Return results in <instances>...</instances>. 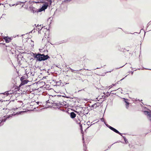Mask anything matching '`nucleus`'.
<instances>
[{
    "label": "nucleus",
    "mask_w": 151,
    "mask_h": 151,
    "mask_svg": "<svg viewBox=\"0 0 151 151\" xmlns=\"http://www.w3.org/2000/svg\"><path fill=\"white\" fill-rule=\"evenodd\" d=\"M36 58L37 60L41 61L47 59L49 58V57L47 55H45L43 54H39L36 55Z\"/></svg>",
    "instance_id": "obj_1"
},
{
    "label": "nucleus",
    "mask_w": 151,
    "mask_h": 151,
    "mask_svg": "<svg viewBox=\"0 0 151 151\" xmlns=\"http://www.w3.org/2000/svg\"><path fill=\"white\" fill-rule=\"evenodd\" d=\"M44 4L43 5L42 7L39 9V12H41L47 8L48 6L49 3L48 2L45 1L44 2Z\"/></svg>",
    "instance_id": "obj_2"
},
{
    "label": "nucleus",
    "mask_w": 151,
    "mask_h": 151,
    "mask_svg": "<svg viewBox=\"0 0 151 151\" xmlns=\"http://www.w3.org/2000/svg\"><path fill=\"white\" fill-rule=\"evenodd\" d=\"M106 126L108 127L110 129H111L113 131L115 132L116 133L121 135V134L120 132H119L118 130H117L115 128L110 126L109 125H106Z\"/></svg>",
    "instance_id": "obj_3"
},
{
    "label": "nucleus",
    "mask_w": 151,
    "mask_h": 151,
    "mask_svg": "<svg viewBox=\"0 0 151 151\" xmlns=\"http://www.w3.org/2000/svg\"><path fill=\"white\" fill-rule=\"evenodd\" d=\"M144 113L145 114L147 115L148 119L151 121V112H149L147 111H144Z\"/></svg>",
    "instance_id": "obj_4"
},
{
    "label": "nucleus",
    "mask_w": 151,
    "mask_h": 151,
    "mask_svg": "<svg viewBox=\"0 0 151 151\" xmlns=\"http://www.w3.org/2000/svg\"><path fill=\"white\" fill-rule=\"evenodd\" d=\"M3 39L6 43H9L12 39V37H4Z\"/></svg>",
    "instance_id": "obj_5"
},
{
    "label": "nucleus",
    "mask_w": 151,
    "mask_h": 151,
    "mask_svg": "<svg viewBox=\"0 0 151 151\" xmlns=\"http://www.w3.org/2000/svg\"><path fill=\"white\" fill-rule=\"evenodd\" d=\"M123 99H124V101L126 103L125 105L126 108L128 109L129 106V103L127 101L126 99L124 98H123Z\"/></svg>",
    "instance_id": "obj_6"
},
{
    "label": "nucleus",
    "mask_w": 151,
    "mask_h": 151,
    "mask_svg": "<svg viewBox=\"0 0 151 151\" xmlns=\"http://www.w3.org/2000/svg\"><path fill=\"white\" fill-rule=\"evenodd\" d=\"M76 114L73 112H71L70 113V116L71 118L73 119L76 116Z\"/></svg>",
    "instance_id": "obj_7"
},
{
    "label": "nucleus",
    "mask_w": 151,
    "mask_h": 151,
    "mask_svg": "<svg viewBox=\"0 0 151 151\" xmlns=\"http://www.w3.org/2000/svg\"><path fill=\"white\" fill-rule=\"evenodd\" d=\"M98 106L96 104V103H95L94 104H93L91 105V107H93L94 108H96Z\"/></svg>",
    "instance_id": "obj_8"
},
{
    "label": "nucleus",
    "mask_w": 151,
    "mask_h": 151,
    "mask_svg": "<svg viewBox=\"0 0 151 151\" xmlns=\"http://www.w3.org/2000/svg\"><path fill=\"white\" fill-rule=\"evenodd\" d=\"M41 25H40V27H37V28L38 29V32H39L40 31V30L42 29V27L41 26Z\"/></svg>",
    "instance_id": "obj_9"
},
{
    "label": "nucleus",
    "mask_w": 151,
    "mask_h": 151,
    "mask_svg": "<svg viewBox=\"0 0 151 151\" xmlns=\"http://www.w3.org/2000/svg\"><path fill=\"white\" fill-rule=\"evenodd\" d=\"M23 79V77H22L21 79V80L22 81V82H23V83L24 84H26L27 83V81L26 80H24V81H22Z\"/></svg>",
    "instance_id": "obj_10"
},
{
    "label": "nucleus",
    "mask_w": 151,
    "mask_h": 151,
    "mask_svg": "<svg viewBox=\"0 0 151 151\" xmlns=\"http://www.w3.org/2000/svg\"><path fill=\"white\" fill-rule=\"evenodd\" d=\"M6 119H3L1 121V123H0V124H1V125H2L3 124H2V122H4L5 121Z\"/></svg>",
    "instance_id": "obj_11"
},
{
    "label": "nucleus",
    "mask_w": 151,
    "mask_h": 151,
    "mask_svg": "<svg viewBox=\"0 0 151 151\" xmlns=\"http://www.w3.org/2000/svg\"><path fill=\"white\" fill-rule=\"evenodd\" d=\"M15 115V114H12V115H9V116H7V117H6V118H9V117H12V115Z\"/></svg>",
    "instance_id": "obj_12"
},
{
    "label": "nucleus",
    "mask_w": 151,
    "mask_h": 151,
    "mask_svg": "<svg viewBox=\"0 0 151 151\" xmlns=\"http://www.w3.org/2000/svg\"><path fill=\"white\" fill-rule=\"evenodd\" d=\"M124 140L125 141V142L126 144H127L128 143V142L127 139H126V138H125V137H124Z\"/></svg>",
    "instance_id": "obj_13"
},
{
    "label": "nucleus",
    "mask_w": 151,
    "mask_h": 151,
    "mask_svg": "<svg viewBox=\"0 0 151 151\" xmlns=\"http://www.w3.org/2000/svg\"><path fill=\"white\" fill-rule=\"evenodd\" d=\"M49 2H50V5H51L52 3V1L51 0H50L49 1Z\"/></svg>",
    "instance_id": "obj_14"
},
{
    "label": "nucleus",
    "mask_w": 151,
    "mask_h": 151,
    "mask_svg": "<svg viewBox=\"0 0 151 151\" xmlns=\"http://www.w3.org/2000/svg\"><path fill=\"white\" fill-rule=\"evenodd\" d=\"M71 0H65V1L66 2L67 1H71Z\"/></svg>",
    "instance_id": "obj_15"
},
{
    "label": "nucleus",
    "mask_w": 151,
    "mask_h": 151,
    "mask_svg": "<svg viewBox=\"0 0 151 151\" xmlns=\"http://www.w3.org/2000/svg\"><path fill=\"white\" fill-rule=\"evenodd\" d=\"M89 123H90V122H89V123H88V122H87V123H88V124H89Z\"/></svg>",
    "instance_id": "obj_16"
},
{
    "label": "nucleus",
    "mask_w": 151,
    "mask_h": 151,
    "mask_svg": "<svg viewBox=\"0 0 151 151\" xmlns=\"http://www.w3.org/2000/svg\"><path fill=\"white\" fill-rule=\"evenodd\" d=\"M89 123H90V122H89V123H88V122H87V123H88V124H89Z\"/></svg>",
    "instance_id": "obj_17"
},
{
    "label": "nucleus",
    "mask_w": 151,
    "mask_h": 151,
    "mask_svg": "<svg viewBox=\"0 0 151 151\" xmlns=\"http://www.w3.org/2000/svg\"><path fill=\"white\" fill-rule=\"evenodd\" d=\"M89 123H90V122H89V123H88V122H87V123H88V124H89Z\"/></svg>",
    "instance_id": "obj_18"
},
{
    "label": "nucleus",
    "mask_w": 151,
    "mask_h": 151,
    "mask_svg": "<svg viewBox=\"0 0 151 151\" xmlns=\"http://www.w3.org/2000/svg\"><path fill=\"white\" fill-rule=\"evenodd\" d=\"M37 27H39V26H38V25L37 26Z\"/></svg>",
    "instance_id": "obj_19"
},
{
    "label": "nucleus",
    "mask_w": 151,
    "mask_h": 151,
    "mask_svg": "<svg viewBox=\"0 0 151 151\" xmlns=\"http://www.w3.org/2000/svg\"><path fill=\"white\" fill-rule=\"evenodd\" d=\"M26 74H27V72H26Z\"/></svg>",
    "instance_id": "obj_20"
},
{
    "label": "nucleus",
    "mask_w": 151,
    "mask_h": 151,
    "mask_svg": "<svg viewBox=\"0 0 151 151\" xmlns=\"http://www.w3.org/2000/svg\"><path fill=\"white\" fill-rule=\"evenodd\" d=\"M1 120H0V122H1Z\"/></svg>",
    "instance_id": "obj_21"
}]
</instances>
